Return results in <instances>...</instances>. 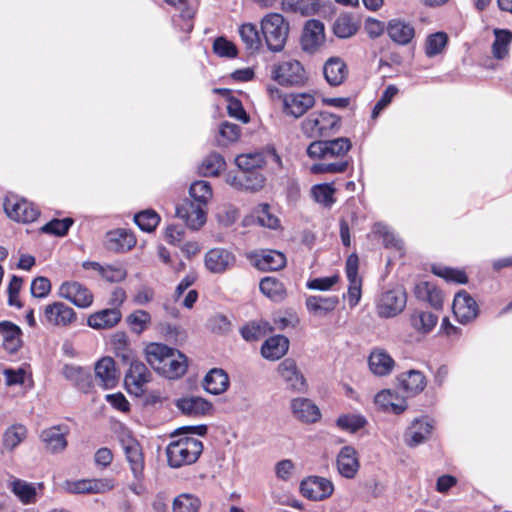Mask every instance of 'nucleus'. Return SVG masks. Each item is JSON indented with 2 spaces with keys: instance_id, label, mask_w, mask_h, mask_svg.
<instances>
[{
  "instance_id": "a18cd8bd",
  "label": "nucleus",
  "mask_w": 512,
  "mask_h": 512,
  "mask_svg": "<svg viewBox=\"0 0 512 512\" xmlns=\"http://www.w3.org/2000/svg\"><path fill=\"white\" fill-rule=\"evenodd\" d=\"M438 322V316L429 311L415 310L410 316L414 330L422 334L430 333Z\"/></svg>"
},
{
  "instance_id": "9d476101",
  "label": "nucleus",
  "mask_w": 512,
  "mask_h": 512,
  "mask_svg": "<svg viewBox=\"0 0 512 512\" xmlns=\"http://www.w3.org/2000/svg\"><path fill=\"white\" fill-rule=\"evenodd\" d=\"M4 210L10 219L21 223L34 222L40 216V210L34 203L17 196L5 199Z\"/></svg>"
},
{
  "instance_id": "c03bdc74",
  "label": "nucleus",
  "mask_w": 512,
  "mask_h": 512,
  "mask_svg": "<svg viewBox=\"0 0 512 512\" xmlns=\"http://www.w3.org/2000/svg\"><path fill=\"white\" fill-rule=\"evenodd\" d=\"M359 21L349 13L339 15L333 23V33L341 39L350 38L359 30Z\"/></svg>"
},
{
  "instance_id": "680f3d73",
  "label": "nucleus",
  "mask_w": 512,
  "mask_h": 512,
  "mask_svg": "<svg viewBox=\"0 0 512 512\" xmlns=\"http://www.w3.org/2000/svg\"><path fill=\"white\" fill-rule=\"evenodd\" d=\"M336 189L330 183L317 184L312 187V195L316 202L330 208L335 202Z\"/></svg>"
},
{
  "instance_id": "4d7b16f0",
  "label": "nucleus",
  "mask_w": 512,
  "mask_h": 512,
  "mask_svg": "<svg viewBox=\"0 0 512 512\" xmlns=\"http://www.w3.org/2000/svg\"><path fill=\"white\" fill-rule=\"evenodd\" d=\"M126 322L133 333L140 335L151 324V315L145 310H135L126 317Z\"/></svg>"
},
{
  "instance_id": "cd10ccee",
  "label": "nucleus",
  "mask_w": 512,
  "mask_h": 512,
  "mask_svg": "<svg viewBox=\"0 0 512 512\" xmlns=\"http://www.w3.org/2000/svg\"><path fill=\"white\" fill-rule=\"evenodd\" d=\"M94 371L95 378L101 388L112 389L118 384L119 375L113 358L102 357L96 362Z\"/></svg>"
},
{
  "instance_id": "423d86ee",
  "label": "nucleus",
  "mask_w": 512,
  "mask_h": 512,
  "mask_svg": "<svg viewBox=\"0 0 512 512\" xmlns=\"http://www.w3.org/2000/svg\"><path fill=\"white\" fill-rule=\"evenodd\" d=\"M271 79L283 87H303L307 84L309 76L300 61L288 59L271 67Z\"/></svg>"
},
{
  "instance_id": "412c9836",
  "label": "nucleus",
  "mask_w": 512,
  "mask_h": 512,
  "mask_svg": "<svg viewBox=\"0 0 512 512\" xmlns=\"http://www.w3.org/2000/svg\"><path fill=\"white\" fill-rule=\"evenodd\" d=\"M205 206L185 199L176 206V216L184 220L186 225L193 229H200L206 222Z\"/></svg>"
},
{
  "instance_id": "2f4dec72",
  "label": "nucleus",
  "mask_w": 512,
  "mask_h": 512,
  "mask_svg": "<svg viewBox=\"0 0 512 512\" xmlns=\"http://www.w3.org/2000/svg\"><path fill=\"white\" fill-rule=\"evenodd\" d=\"M370 371L379 377L388 376L395 367V360L382 348H374L368 357Z\"/></svg>"
},
{
  "instance_id": "2eb2a0df",
  "label": "nucleus",
  "mask_w": 512,
  "mask_h": 512,
  "mask_svg": "<svg viewBox=\"0 0 512 512\" xmlns=\"http://www.w3.org/2000/svg\"><path fill=\"white\" fill-rule=\"evenodd\" d=\"M45 322L49 325L67 327L77 320L75 310L64 302L55 301L43 309Z\"/></svg>"
},
{
  "instance_id": "052dcab7",
  "label": "nucleus",
  "mask_w": 512,
  "mask_h": 512,
  "mask_svg": "<svg viewBox=\"0 0 512 512\" xmlns=\"http://www.w3.org/2000/svg\"><path fill=\"white\" fill-rule=\"evenodd\" d=\"M336 425L343 431L356 433L367 425V420L359 414H342L337 418Z\"/></svg>"
},
{
  "instance_id": "4be33fe9",
  "label": "nucleus",
  "mask_w": 512,
  "mask_h": 512,
  "mask_svg": "<svg viewBox=\"0 0 512 512\" xmlns=\"http://www.w3.org/2000/svg\"><path fill=\"white\" fill-rule=\"evenodd\" d=\"M377 408L385 413L400 415L408 408L406 398L392 389H383L374 397Z\"/></svg>"
},
{
  "instance_id": "b1692460",
  "label": "nucleus",
  "mask_w": 512,
  "mask_h": 512,
  "mask_svg": "<svg viewBox=\"0 0 512 512\" xmlns=\"http://www.w3.org/2000/svg\"><path fill=\"white\" fill-rule=\"evenodd\" d=\"M336 466L339 474L346 479H354L360 469L358 452L353 446H343L337 457Z\"/></svg>"
},
{
  "instance_id": "603ef678",
  "label": "nucleus",
  "mask_w": 512,
  "mask_h": 512,
  "mask_svg": "<svg viewBox=\"0 0 512 512\" xmlns=\"http://www.w3.org/2000/svg\"><path fill=\"white\" fill-rule=\"evenodd\" d=\"M215 92L228 99L227 112L229 116L241 120L244 123L249 121V116L243 108L242 102L231 95V90L227 88H217Z\"/></svg>"
},
{
  "instance_id": "79ce46f5",
  "label": "nucleus",
  "mask_w": 512,
  "mask_h": 512,
  "mask_svg": "<svg viewBox=\"0 0 512 512\" xmlns=\"http://www.w3.org/2000/svg\"><path fill=\"white\" fill-rule=\"evenodd\" d=\"M259 289L263 295L276 303L283 302L288 295L285 284L274 276L262 278Z\"/></svg>"
},
{
  "instance_id": "c85d7f7f",
  "label": "nucleus",
  "mask_w": 512,
  "mask_h": 512,
  "mask_svg": "<svg viewBox=\"0 0 512 512\" xmlns=\"http://www.w3.org/2000/svg\"><path fill=\"white\" fill-rule=\"evenodd\" d=\"M278 372L282 379L287 383V387L292 391L305 392L307 388L306 380L298 370L294 359L286 358L278 366Z\"/></svg>"
},
{
  "instance_id": "5fc2aeb1",
  "label": "nucleus",
  "mask_w": 512,
  "mask_h": 512,
  "mask_svg": "<svg viewBox=\"0 0 512 512\" xmlns=\"http://www.w3.org/2000/svg\"><path fill=\"white\" fill-rule=\"evenodd\" d=\"M226 163L219 153H210L200 164L198 171L205 177L217 176L225 169Z\"/></svg>"
},
{
  "instance_id": "a19ab883",
  "label": "nucleus",
  "mask_w": 512,
  "mask_h": 512,
  "mask_svg": "<svg viewBox=\"0 0 512 512\" xmlns=\"http://www.w3.org/2000/svg\"><path fill=\"white\" fill-rule=\"evenodd\" d=\"M339 302L340 300L337 295L327 297L312 295L306 298L305 304L310 313L325 316L333 312L339 305Z\"/></svg>"
},
{
  "instance_id": "e2e57ef3",
  "label": "nucleus",
  "mask_w": 512,
  "mask_h": 512,
  "mask_svg": "<svg viewBox=\"0 0 512 512\" xmlns=\"http://www.w3.org/2000/svg\"><path fill=\"white\" fill-rule=\"evenodd\" d=\"M11 490L24 504H30L35 501L36 489L31 483L15 479L11 483Z\"/></svg>"
},
{
  "instance_id": "6e6d98bb",
  "label": "nucleus",
  "mask_w": 512,
  "mask_h": 512,
  "mask_svg": "<svg viewBox=\"0 0 512 512\" xmlns=\"http://www.w3.org/2000/svg\"><path fill=\"white\" fill-rule=\"evenodd\" d=\"M111 345L116 357L123 362H129L133 359V351L129 345V339L126 333L117 332L111 338Z\"/></svg>"
},
{
  "instance_id": "39448f33",
  "label": "nucleus",
  "mask_w": 512,
  "mask_h": 512,
  "mask_svg": "<svg viewBox=\"0 0 512 512\" xmlns=\"http://www.w3.org/2000/svg\"><path fill=\"white\" fill-rule=\"evenodd\" d=\"M289 30V22L280 13H268L261 20L262 34L268 49L272 52H280L284 49Z\"/></svg>"
},
{
  "instance_id": "13d9d810",
  "label": "nucleus",
  "mask_w": 512,
  "mask_h": 512,
  "mask_svg": "<svg viewBox=\"0 0 512 512\" xmlns=\"http://www.w3.org/2000/svg\"><path fill=\"white\" fill-rule=\"evenodd\" d=\"M160 220V215L153 209L140 211L134 216V222L144 232H153Z\"/></svg>"
},
{
  "instance_id": "4468645a",
  "label": "nucleus",
  "mask_w": 512,
  "mask_h": 512,
  "mask_svg": "<svg viewBox=\"0 0 512 512\" xmlns=\"http://www.w3.org/2000/svg\"><path fill=\"white\" fill-rule=\"evenodd\" d=\"M300 492L309 500L322 501L333 494L334 485L325 477L309 476L300 483Z\"/></svg>"
},
{
  "instance_id": "6ab92c4d",
  "label": "nucleus",
  "mask_w": 512,
  "mask_h": 512,
  "mask_svg": "<svg viewBox=\"0 0 512 512\" xmlns=\"http://www.w3.org/2000/svg\"><path fill=\"white\" fill-rule=\"evenodd\" d=\"M70 433V428L66 424L53 425L46 428L40 433V440L44 447L50 453H60L68 446L67 436Z\"/></svg>"
},
{
  "instance_id": "1a4fd4ad",
  "label": "nucleus",
  "mask_w": 512,
  "mask_h": 512,
  "mask_svg": "<svg viewBox=\"0 0 512 512\" xmlns=\"http://www.w3.org/2000/svg\"><path fill=\"white\" fill-rule=\"evenodd\" d=\"M120 444L134 477L138 480L142 479L145 469L142 445L131 433L123 434L120 437Z\"/></svg>"
},
{
  "instance_id": "7c9ffc66",
  "label": "nucleus",
  "mask_w": 512,
  "mask_h": 512,
  "mask_svg": "<svg viewBox=\"0 0 512 512\" xmlns=\"http://www.w3.org/2000/svg\"><path fill=\"white\" fill-rule=\"evenodd\" d=\"M325 39V28L324 24L317 19L308 20L303 29L301 36V44L304 50L314 51L316 50Z\"/></svg>"
},
{
  "instance_id": "9b49d317",
  "label": "nucleus",
  "mask_w": 512,
  "mask_h": 512,
  "mask_svg": "<svg viewBox=\"0 0 512 512\" xmlns=\"http://www.w3.org/2000/svg\"><path fill=\"white\" fill-rule=\"evenodd\" d=\"M151 378V372L142 361L135 359L129 361V368L124 378L128 393L142 396L145 392V386L151 381Z\"/></svg>"
},
{
  "instance_id": "393cba45",
  "label": "nucleus",
  "mask_w": 512,
  "mask_h": 512,
  "mask_svg": "<svg viewBox=\"0 0 512 512\" xmlns=\"http://www.w3.org/2000/svg\"><path fill=\"white\" fill-rule=\"evenodd\" d=\"M0 336L3 349L10 355L16 354L23 346L22 329L11 321H0Z\"/></svg>"
},
{
  "instance_id": "f03ea898",
  "label": "nucleus",
  "mask_w": 512,
  "mask_h": 512,
  "mask_svg": "<svg viewBox=\"0 0 512 512\" xmlns=\"http://www.w3.org/2000/svg\"><path fill=\"white\" fill-rule=\"evenodd\" d=\"M144 354L148 364L159 375L168 379H178L187 372L188 358L176 348L151 342L146 345Z\"/></svg>"
},
{
  "instance_id": "72a5a7b5",
  "label": "nucleus",
  "mask_w": 512,
  "mask_h": 512,
  "mask_svg": "<svg viewBox=\"0 0 512 512\" xmlns=\"http://www.w3.org/2000/svg\"><path fill=\"white\" fill-rule=\"evenodd\" d=\"M176 407L187 416H205L209 414L213 405L210 401L199 396H188L177 399Z\"/></svg>"
},
{
  "instance_id": "f3484780",
  "label": "nucleus",
  "mask_w": 512,
  "mask_h": 512,
  "mask_svg": "<svg viewBox=\"0 0 512 512\" xmlns=\"http://www.w3.org/2000/svg\"><path fill=\"white\" fill-rule=\"evenodd\" d=\"M359 258L356 253L350 254L346 259L345 272L349 281L348 303L351 308L358 305L362 296V277L358 274Z\"/></svg>"
},
{
  "instance_id": "f704fd0d",
  "label": "nucleus",
  "mask_w": 512,
  "mask_h": 512,
  "mask_svg": "<svg viewBox=\"0 0 512 512\" xmlns=\"http://www.w3.org/2000/svg\"><path fill=\"white\" fill-rule=\"evenodd\" d=\"M63 487L72 494H97L109 488L107 482L102 479L66 480Z\"/></svg>"
},
{
  "instance_id": "7ed1b4c3",
  "label": "nucleus",
  "mask_w": 512,
  "mask_h": 512,
  "mask_svg": "<svg viewBox=\"0 0 512 512\" xmlns=\"http://www.w3.org/2000/svg\"><path fill=\"white\" fill-rule=\"evenodd\" d=\"M204 449L203 442L193 436L177 431L166 447L167 464L171 468H181L197 462Z\"/></svg>"
},
{
  "instance_id": "864d4df0",
  "label": "nucleus",
  "mask_w": 512,
  "mask_h": 512,
  "mask_svg": "<svg viewBox=\"0 0 512 512\" xmlns=\"http://www.w3.org/2000/svg\"><path fill=\"white\" fill-rule=\"evenodd\" d=\"M495 39L492 44V54L496 59H503L508 55L512 42V32L507 29H495Z\"/></svg>"
},
{
  "instance_id": "5701e85b",
  "label": "nucleus",
  "mask_w": 512,
  "mask_h": 512,
  "mask_svg": "<svg viewBox=\"0 0 512 512\" xmlns=\"http://www.w3.org/2000/svg\"><path fill=\"white\" fill-rule=\"evenodd\" d=\"M137 243L133 232L124 228H118L106 233L104 246L113 253H124L131 250Z\"/></svg>"
},
{
  "instance_id": "0e129e2a",
  "label": "nucleus",
  "mask_w": 512,
  "mask_h": 512,
  "mask_svg": "<svg viewBox=\"0 0 512 512\" xmlns=\"http://www.w3.org/2000/svg\"><path fill=\"white\" fill-rule=\"evenodd\" d=\"M189 194L193 198V202L206 206L212 198V188L207 181H196L191 184Z\"/></svg>"
},
{
  "instance_id": "58836bf2",
  "label": "nucleus",
  "mask_w": 512,
  "mask_h": 512,
  "mask_svg": "<svg viewBox=\"0 0 512 512\" xmlns=\"http://www.w3.org/2000/svg\"><path fill=\"white\" fill-rule=\"evenodd\" d=\"M415 297L421 301L429 303L435 309L443 307V293L430 281H421L415 285Z\"/></svg>"
},
{
  "instance_id": "774afa93",
  "label": "nucleus",
  "mask_w": 512,
  "mask_h": 512,
  "mask_svg": "<svg viewBox=\"0 0 512 512\" xmlns=\"http://www.w3.org/2000/svg\"><path fill=\"white\" fill-rule=\"evenodd\" d=\"M448 43V36L445 32H436L427 37L425 53L428 57L440 54Z\"/></svg>"
},
{
  "instance_id": "3c124183",
  "label": "nucleus",
  "mask_w": 512,
  "mask_h": 512,
  "mask_svg": "<svg viewBox=\"0 0 512 512\" xmlns=\"http://www.w3.org/2000/svg\"><path fill=\"white\" fill-rule=\"evenodd\" d=\"M237 171H260L265 164V156L262 152L242 154L236 157Z\"/></svg>"
},
{
  "instance_id": "0eeeda50",
  "label": "nucleus",
  "mask_w": 512,
  "mask_h": 512,
  "mask_svg": "<svg viewBox=\"0 0 512 512\" xmlns=\"http://www.w3.org/2000/svg\"><path fill=\"white\" fill-rule=\"evenodd\" d=\"M280 97L282 114L295 120L306 115L316 104V98L310 92H291Z\"/></svg>"
},
{
  "instance_id": "8fccbe9b",
  "label": "nucleus",
  "mask_w": 512,
  "mask_h": 512,
  "mask_svg": "<svg viewBox=\"0 0 512 512\" xmlns=\"http://www.w3.org/2000/svg\"><path fill=\"white\" fill-rule=\"evenodd\" d=\"M281 4L284 11L300 13L303 16L313 15L320 8L318 0H282Z\"/></svg>"
},
{
  "instance_id": "ea45409f",
  "label": "nucleus",
  "mask_w": 512,
  "mask_h": 512,
  "mask_svg": "<svg viewBox=\"0 0 512 512\" xmlns=\"http://www.w3.org/2000/svg\"><path fill=\"white\" fill-rule=\"evenodd\" d=\"M288 349V338L283 335H276L264 341L261 346V354L265 359L275 361L282 358Z\"/></svg>"
},
{
  "instance_id": "338daca9",
  "label": "nucleus",
  "mask_w": 512,
  "mask_h": 512,
  "mask_svg": "<svg viewBox=\"0 0 512 512\" xmlns=\"http://www.w3.org/2000/svg\"><path fill=\"white\" fill-rule=\"evenodd\" d=\"M201 501L192 494H180L173 501V512H199Z\"/></svg>"
},
{
  "instance_id": "6e6552de",
  "label": "nucleus",
  "mask_w": 512,
  "mask_h": 512,
  "mask_svg": "<svg viewBox=\"0 0 512 512\" xmlns=\"http://www.w3.org/2000/svg\"><path fill=\"white\" fill-rule=\"evenodd\" d=\"M407 303V294L403 287L397 286L386 290L380 296L376 311L381 318H392L400 314Z\"/></svg>"
},
{
  "instance_id": "49530a36",
  "label": "nucleus",
  "mask_w": 512,
  "mask_h": 512,
  "mask_svg": "<svg viewBox=\"0 0 512 512\" xmlns=\"http://www.w3.org/2000/svg\"><path fill=\"white\" fill-rule=\"evenodd\" d=\"M239 34L245 45V49L249 53L253 54L259 52L262 47V40L255 24H242L239 28Z\"/></svg>"
},
{
  "instance_id": "ddd939ff",
  "label": "nucleus",
  "mask_w": 512,
  "mask_h": 512,
  "mask_svg": "<svg viewBox=\"0 0 512 512\" xmlns=\"http://www.w3.org/2000/svg\"><path fill=\"white\" fill-rule=\"evenodd\" d=\"M58 295L82 309L90 307L94 300L91 290L77 281L63 282L58 289Z\"/></svg>"
},
{
  "instance_id": "c9c22d12",
  "label": "nucleus",
  "mask_w": 512,
  "mask_h": 512,
  "mask_svg": "<svg viewBox=\"0 0 512 512\" xmlns=\"http://www.w3.org/2000/svg\"><path fill=\"white\" fill-rule=\"evenodd\" d=\"M202 386L207 393L220 395L228 390L230 379L225 370L212 368L205 375Z\"/></svg>"
},
{
  "instance_id": "37998d69",
  "label": "nucleus",
  "mask_w": 512,
  "mask_h": 512,
  "mask_svg": "<svg viewBox=\"0 0 512 512\" xmlns=\"http://www.w3.org/2000/svg\"><path fill=\"white\" fill-rule=\"evenodd\" d=\"M432 430L433 425L428 419H416L407 433V445L410 447H415L423 443L430 437Z\"/></svg>"
},
{
  "instance_id": "c756f323",
  "label": "nucleus",
  "mask_w": 512,
  "mask_h": 512,
  "mask_svg": "<svg viewBox=\"0 0 512 512\" xmlns=\"http://www.w3.org/2000/svg\"><path fill=\"white\" fill-rule=\"evenodd\" d=\"M323 75L330 86L338 87L348 78L349 68L342 58L330 57L323 65Z\"/></svg>"
},
{
  "instance_id": "a211bd4d",
  "label": "nucleus",
  "mask_w": 512,
  "mask_h": 512,
  "mask_svg": "<svg viewBox=\"0 0 512 512\" xmlns=\"http://www.w3.org/2000/svg\"><path fill=\"white\" fill-rule=\"evenodd\" d=\"M204 264L211 273L223 274L235 266L236 256L228 249L216 247L206 252Z\"/></svg>"
},
{
  "instance_id": "aec40b11",
  "label": "nucleus",
  "mask_w": 512,
  "mask_h": 512,
  "mask_svg": "<svg viewBox=\"0 0 512 512\" xmlns=\"http://www.w3.org/2000/svg\"><path fill=\"white\" fill-rule=\"evenodd\" d=\"M248 259L261 271H278L286 266V256L277 250L254 251L248 255Z\"/></svg>"
},
{
  "instance_id": "f8f14e48",
  "label": "nucleus",
  "mask_w": 512,
  "mask_h": 512,
  "mask_svg": "<svg viewBox=\"0 0 512 512\" xmlns=\"http://www.w3.org/2000/svg\"><path fill=\"white\" fill-rule=\"evenodd\" d=\"M452 311L456 320L466 325L478 317L479 306L466 290H460L454 296Z\"/></svg>"
},
{
  "instance_id": "bf43d9fd",
  "label": "nucleus",
  "mask_w": 512,
  "mask_h": 512,
  "mask_svg": "<svg viewBox=\"0 0 512 512\" xmlns=\"http://www.w3.org/2000/svg\"><path fill=\"white\" fill-rule=\"evenodd\" d=\"M27 436V429L22 424H14L10 426L3 434V446L7 450H13Z\"/></svg>"
},
{
  "instance_id": "e433bc0d",
  "label": "nucleus",
  "mask_w": 512,
  "mask_h": 512,
  "mask_svg": "<svg viewBox=\"0 0 512 512\" xmlns=\"http://www.w3.org/2000/svg\"><path fill=\"white\" fill-rule=\"evenodd\" d=\"M62 374L83 393H89L93 388V378L87 369L66 364L63 367Z\"/></svg>"
},
{
  "instance_id": "473e14b6",
  "label": "nucleus",
  "mask_w": 512,
  "mask_h": 512,
  "mask_svg": "<svg viewBox=\"0 0 512 512\" xmlns=\"http://www.w3.org/2000/svg\"><path fill=\"white\" fill-rule=\"evenodd\" d=\"M122 319L118 308H106L90 314L87 325L95 330H105L115 327Z\"/></svg>"
},
{
  "instance_id": "f257e3e1",
  "label": "nucleus",
  "mask_w": 512,
  "mask_h": 512,
  "mask_svg": "<svg viewBox=\"0 0 512 512\" xmlns=\"http://www.w3.org/2000/svg\"><path fill=\"white\" fill-rule=\"evenodd\" d=\"M352 148L351 140L347 137H339L332 140H313L307 147V155L311 159H332V163H317L311 166L314 174L343 173L348 168V161L345 159Z\"/></svg>"
},
{
  "instance_id": "09e8293b",
  "label": "nucleus",
  "mask_w": 512,
  "mask_h": 512,
  "mask_svg": "<svg viewBox=\"0 0 512 512\" xmlns=\"http://www.w3.org/2000/svg\"><path fill=\"white\" fill-rule=\"evenodd\" d=\"M431 272L445 280L447 283L454 284H467L469 281L468 275L464 269L454 268L443 265H433Z\"/></svg>"
},
{
  "instance_id": "de8ad7c7",
  "label": "nucleus",
  "mask_w": 512,
  "mask_h": 512,
  "mask_svg": "<svg viewBox=\"0 0 512 512\" xmlns=\"http://www.w3.org/2000/svg\"><path fill=\"white\" fill-rule=\"evenodd\" d=\"M273 331V327L265 320L250 321L245 324L240 333L246 341H258Z\"/></svg>"
},
{
  "instance_id": "dca6fc26",
  "label": "nucleus",
  "mask_w": 512,
  "mask_h": 512,
  "mask_svg": "<svg viewBox=\"0 0 512 512\" xmlns=\"http://www.w3.org/2000/svg\"><path fill=\"white\" fill-rule=\"evenodd\" d=\"M396 388L406 397H415L422 393L427 386V378L423 372L411 369L398 374L395 378Z\"/></svg>"
},
{
  "instance_id": "bb28decb",
  "label": "nucleus",
  "mask_w": 512,
  "mask_h": 512,
  "mask_svg": "<svg viewBox=\"0 0 512 512\" xmlns=\"http://www.w3.org/2000/svg\"><path fill=\"white\" fill-rule=\"evenodd\" d=\"M291 411L293 416L305 424H314L321 419L319 407L310 399L299 397L291 401Z\"/></svg>"
},
{
  "instance_id": "a878e982",
  "label": "nucleus",
  "mask_w": 512,
  "mask_h": 512,
  "mask_svg": "<svg viewBox=\"0 0 512 512\" xmlns=\"http://www.w3.org/2000/svg\"><path fill=\"white\" fill-rule=\"evenodd\" d=\"M265 177L260 171H236L228 175V183L239 189L247 191H258L265 184Z\"/></svg>"
},
{
  "instance_id": "69168bd1",
  "label": "nucleus",
  "mask_w": 512,
  "mask_h": 512,
  "mask_svg": "<svg viewBox=\"0 0 512 512\" xmlns=\"http://www.w3.org/2000/svg\"><path fill=\"white\" fill-rule=\"evenodd\" d=\"M74 224V220L70 217L64 219H52L40 228L45 234L63 237L67 235L70 227Z\"/></svg>"
},
{
  "instance_id": "4c0bfd02",
  "label": "nucleus",
  "mask_w": 512,
  "mask_h": 512,
  "mask_svg": "<svg viewBox=\"0 0 512 512\" xmlns=\"http://www.w3.org/2000/svg\"><path fill=\"white\" fill-rule=\"evenodd\" d=\"M391 40L399 45L409 44L415 37L414 27L400 19H391L386 27Z\"/></svg>"
},
{
  "instance_id": "20e7f679",
  "label": "nucleus",
  "mask_w": 512,
  "mask_h": 512,
  "mask_svg": "<svg viewBox=\"0 0 512 512\" xmlns=\"http://www.w3.org/2000/svg\"><path fill=\"white\" fill-rule=\"evenodd\" d=\"M341 116L322 110L308 114L300 123L301 133L308 139L329 138L340 131Z\"/></svg>"
}]
</instances>
